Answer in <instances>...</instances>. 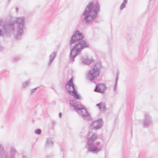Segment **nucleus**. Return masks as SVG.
<instances>
[{"mask_svg": "<svg viewBox=\"0 0 158 158\" xmlns=\"http://www.w3.org/2000/svg\"><path fill=\"white\" fill-rule=\"evenodd\" d=\"M25 18L23 16L18 17L15 18L14 21H10L6 22L0 25L3 28L6 34V36H10L13 34L15 30V23L17 25V32L15 38L19 40L23 33L24 30L26 29L25 27Z\"/></svg>", "mask_w": 158, "mask_h": 158, "instance_id": "1", "label": "nucleus"}, {"mask_svg": "<svg viewBox=\"0 0 158 158\" xmlns=\"http://www.w3.org/2000/svg\"><path fill=\"white\" fill-rule=\"evenodd\" d=\"M100 10V6L98 3H94L93 2H89L81 15V21L87 24L92 23L97 17Z\"/></svg>", "mask_w": 158, "mask_h": 158, "instance_id": "2", "label": "nucleus"}, {"mask_svg": "<svg viewBox=\"0 0 158 158\" xmlns=\"http://www.w3.org/2000/svg\"><path fill=\"white\" fill-rule=\"evenodd\" d=\"M97 138V134L93 133L92 132H89L85 145L88 151L97 154L102 150V146L100 142L96 141Z\"/></svg>", "mask_w": 158, "mask_h": 158, "instance_id": "3", "label": "nucleus"}, {"mask_svg": "<svg viewBox=\"0 0 158 158\" xmlns=\"http://www.w3.org/2000/svg\"><path fill=\"white\" fill-rule=\"evenodd\" d=\"M70 103L71 106L73 107L75 110L78 112L85 120L90 121L91 119L89 114L88 112L84 106L77 104L75 100H70Z\"/></svg>", "mask_w": 158, "mask_h": 158, "instance_id": "4", "label": "nucleus"}, {"mask_svg": "<svg viewBox=\"0 0 158 158\" xmlns=\"http://www.w3.org/2000/svg\"><path fill=\"white\" fill-rule=\"evenodd\" d=\"M89 44L85 40L81 41L76 44L70 51V62L74 61V58L78 55L81 49L87 48Z\"/></svg>", "mask_w": 158, "mask_h": 158, "instance_id": "5", "label": "nucleus"}, {"mask_svg": "<svg viewBox=\"0 0 158 158\" xmlns=\"http://www.w3.org/2000/svg\"><path fill=\"white\" fill-rule=\"evenodd\" d=\"M101 68L100 62L96 63L93 68L89 71L87 75V78L91 81L97 78L99 76Z\"/></svg>", "mask_w": 158, "mask_h": 158, "instance_id": "6", "label": "nucleus"}, {"mask_svg": "<svg viewBox=\"0 0 158 158\" xmlns=\"http://www.w3.org/2000/svg\"><path fill=\"white\" fill-rule=\"evenodd\" d=\"M9 153H7L2 144L0 143V158H14L16 153L14 147L11 146Z\"/></svg>", "mask_w": 158, "mask_h": 158, "instance_id": "7", "label": "nucleus"}, {"mask_svg": "<svg viewBox=\"0 0 158 158\" xmlns=\"http://www.w3.org/2000/svg\"><path fill=\"white\" fill-rule=\"evenodd\" d=\"M73 77H72L66 84L65 88L68 92L77 99H80V97L75 89V86L73 83Z\"/></svg>", "mask_w": 158, "mask_h": 158, "instance_id": "8", "label": "nucleus"}, {"mask_svg": "<svg viewBox=\"0 0 158 158\" xmlns=\"http://www.w3.org/2000/svg\"><path fill=\"white\" fill-rule=\"evenodd\" d=\"M84 38V36L82 33L79 30L75 31L72 36L70 42V46H71L79 40H81Z\"/></svg>", "mask_w": 158, "mask_h": 158, "instance_id": "9", "label": "nucleus"}, {"mask_svg": "<svg viewBox=\"0 0 158 158\" xmlns=\"http://www.w3.org/2000/svg\"><path fill=\"white\" fill-rule=\"evenodd\" d=\"M152 123V120L151 115L148 113H145L144 118L142 121V124L144 128H148Z\"/></svg>", "mask_w": 158, "mask_h": 158, "instance_id": "10", "label": "nucleus"}, {"mask_svg": "<svg viewBox=\"0 0 158 158\" xmlns=\"http://www.w3.org/2000/svg\"><path fill=\"white\" fill-rule=\"evenodd\" d=\"M103 125L102 120L99 119L94 121L90 124L89 127L91 129L96 130L101 128Z\"/></svg>", "mask_w": 158, "mask_h": 158, "instance_id": "11", "label": "nucleus"}, {"mask_svg": "<svg viewBox=\"0 0 158 158\" xmlns=\"http://www.w3.org/2000/svg\"><path fill=\"white\" fill-rule=\"evenodd\" d=\"M106 87L105 85L103 84H100L96 85L94 91L96 92L103 93Z\"/></svg>", "mask_w": 158, "mask_h": 158, "instance_id": "12", "label": "nucleus"}, {"mask_svg": "<svg viewBox=\"0 0 158 158\" xmlns=\"http://www.w3.org/2000/svg\"><path fill=\"white\" fill-rule=\"evenodd\" d=\"M81 60L82 61V62L83 64L87 65L90 64L94 61L93 59H90L87 57L86 58H84L83 57H81Z\"/></svg>", "mask_w": 158, "mask_h": 158, "instance_id": "13", "label": "nucleus"}, {"mask_svg": "<svg viewBox=\"0 0 158 158\" xmlns=\"http://www.w3.org/2000/svg\"><path fill=\"white\" fill-rule=\"evenodd\" d=\"M56 55V52H53L49 56V60L48 62V65L50 66L51 63L53 61Z\"/></svg>", "mask_w": 158, "mask_h": 158, "instance_id": "14", "label": "nucleus"}, {"mask_svg": "<svg viewBox=\"0 0 158 158\" xmlns=\"http://www.w3.org/2000/svg\"><path fill=\"white\" fill-rule=\"evenodd\" d=\"M96 106L98 107L101 111H104L106 110V106L105 102H101L97 104Z\"/></svg>", "mask_w": 158, "mask_h": 158, "instance_id": "15", "label": "nucleus"}, {"mask_svg": "<svg viewBox=\"0 0 158 158\" xmlns=\"http://www.w3.org/2000/svg\"><path fill=\"white\" fill-rule=\"evenodd\" d=\"M53 144L52 139L51 138H48L46 139V146L47 147H51Z\"/></svg>", "mask_w": 158, "mask_h": 158, "instance_id": "16", "label": "nucleus"}, {"mask_svg": "<svg viewBox=\"0 0 158 158\" xmlns=\"http://www.w3.org/2000/svg\"><path fill=\"white\" fill-rule=\"evenodd\" d=\"M30 83V80H28L24 82L22 84V88L23 89L25 88L26 87H28Z\"/></svg>", "mask_w": 158, "mask_h": 158, "instance_id": "17", "label": "nucleus"}, {"mask_svg": "<svg viewBox=\"0 0 158 158\" xmlns=\"http://www.w3.org/2000/svg\"><path fill=\"white\" fill-rule=\"evenodd\" d=\"M127 1L128 0H124L123 2L120 6V10H122L125 8L126 5L127 3Z\"/></svg>", "mask_w": 158, "mask_h": 158, "instance_id": "18", "label": "nucleus"}, {"mask_svg": "<svg viewBox=\"0 0 158 158\" xmlns=\"http://www.w3.org/2000/svg\"><path fill=\"white\" fill-rule=\"evenodd\" d=\"M2 30L0 28V36H3L4 35L6 36V34L4 31L3 28H2Z\"/></svg>", "mask_w": 158, "mask_h": 158, "instance_id": "19", "label": "nucleus"}, {"mask_svg": "<svg viewBox=\"0 0 158 158\" xmlns=\"http://www.w3.org/2000/svg\"><path fill=\"white\" fill-rule=\"evenodd\" d=\"M41 130L40 129H38L35 130V133L36 134L39 135L41 134Z\"/></svg>", "mask_w": 158, "mask_h": 158, "instance_id": "20", "label": "nucleus"}, {"mask_svg": "<svg viewBox=\"0 0 158 158\" xmlns=\"http://www.w3.org/2000/svg\"><path fill=\"white\" fill-rule=\"evenodd\" d=\"M20 58H21L19 56H16L14 57V58L13 59V60L15 62H16L17 60H20Z\"/></svg>", "mask_w": 158, "mask_h": 158, "instance_id": "21", "label": "nucleus"}, {"mask_svg": "<svg viewBox=\"0 0 158 158\" xmlns=\"http://www.w3.org/2000/svg\"><path fill=\"white\" fill-rule=\"evenodd\" d=\"M118 74L117 73V76H116V77L115 79V84H117L118 83Z\"/></svg>", "mask_w": 158, "mask_h": 158, "instance_id": "22", "label": "nucleus"}, {"mask_svg": "<svg viewBox=\"0 0 158 158\" xmlns=\"http://www.w3.org/2000/svg\"><path fill=\"white\" fill-rule=\"evenodd\" d=\"M36 89V88H35L34 89H32L31 91V94H32L33 93H34Z\"/></svg>", "mask_w": 158, "mask_h": 158, "instance_id": "23", "label": "nucleus"}, {"mask_svg": "<svg viewBox=\"0 0 158 158\" xmlns=\"http://www.w3.org/2000/svg\"><path fill=\"white\" fill-rule=\"evenodd\" d=\"M117 84H116L115 83V85H114V92H115V91H116V87H117Z\"/></svg>", "mask_w": 158, "mask_h": 158, "instance_id": "24", "label": "nucleus"}, {"mask_svg": "<svg viewBox=\"0 0 158 158\" xmlns=\"http://www.w3.org/2000/svg\"><path fill=\"white\" fill-rule=\"evenodd\" d=\"M62 116V114L61 113H59V117L60 118H61Z\"/></svg>", "mask_w": 158, "mask_h": 158, "instance_id": "25", "label": "nucleus"}, {"mask_svg": "<svg viewBox=\"0 0 158 158\" xmlns=\"http://www.w3.org/2000/svg\"><path fill=\"white\" fill-rule=\"evenodd\" d=\"M15 9H16V12H17L18 11V8L17 7V8H16Z\"/></svg>", "mask_w": 158, "mask_h": 158, "instance_id": "26", "label": "nucleus"}, {"mask_svg": "<svg viewBox=\"0 0 158 158\" xmlns=\"http://www.w3.org/2000/svg\"><path fill=\"white\" fill-rule=\"evenodd\" d=\"M1 50V47H0V50Z\"/></svg>", "mask_w": 158, "mask_h": 158, "instance_id": "27", "label": "nucleus"}]
</instances>
